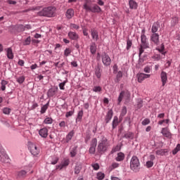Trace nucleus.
I'll return each instance as SVG.
<instances>
[{"instance_id":"nucleus-6","label":"nucleus","mask_w":180,"mask_h":180,"mask_svg":"<svg viewBox=\"0 0 180 180\" xmlns=\"http://www.w3.org/2000/svg\"><path fill=\"white\" fill-rule=\"evenodd\" d=\"M0 161L4 164L9 162V156L5 153V150L0 146Z\"/></svg>"},{"instance_id":"nucleus-37","label":"nucleus","mask_w":180,"mask_h":180,"mask_svg":"<svg viewBox=\"0 0 180 180\" xmlns=\"http://www.w3.org/2000/svg\"><path fill=\"white\" fill-rule=\"evenodd\" d=\"M1 91H5V89H6V85H8V81L3 79L1 81Z\"/></svg>"},{"instance_id":"nucleus-23","label":"nucleus","mask_w":180,"mask_h":180,"mask_svg":"<svg viewBox=\"0 0 180 180\" xmlns=\"http://www.w3.org/2000/svg\"><path fill=\"white\" fill-rule=\"evenodd\" d=\"M82 169V164L77 163L75 167V174L78 175L79 172H81Z\"/></svg>"},{"instance_id":"nucleus-7","label":"nucleus","mask_w":180,"mask_h":180,"mask_svg":"<svg viewBox=\"0 0 180 180\" xmlns=\"http://www.w3.org/2000/svg\"><path fill=\"white\" fill-rule=\"evenodd\" d=\"M101 58L103 64L105 67H109V65H110L112 60L110 59V57H109V55L106 53V52L103 53V54L101 55Z\"/></svg>"},{"instance_id":"nucleus-1","label":"nucleus","mask_w":180,"mask_h":180,"mask_svg":"<svg viewBox=\"0 0 180 180\" xmlns=\"http://www.w3.org/2000/svg\"><path fill=\"white\" fill-rule=\"evenodd\" d=\"M110 146V144L109 143V141H108V139H106L105 136H103L101 142L98 143L97 146V154L98 155L105 154V153L108 151Z\"/></svg>"},{"instance_id":"nucleus-41","label":"nucleus","mask_w":180,"mask_h":180,"mask_svg":"<svg viewBox=\"0 0 180 180\" xmlns=\"http://www.w3.org/2000/svg\"><path fill=\"white\" fill-rule=\"evenodd\" d=\"M120 146H119V145H117L116 146H114L112 149V150L110 151V154H114V153H116L117 151H120Z\"/></svg>"},{"instance_id":"nucleus-19","label":"nucleus","mask_w":180,"mask_h":180,"mask_svg":"<svg viewBox=\"0 0 180 180\" xmlns=\"http://www.w3.org/2000/svg\"><path fill=\"white\" fill-rule=\"evenodd\" d=\"M162 86H165L167 84V81H168V77H167V72L162 71L160 75Z\"/></svg>"},{"instance_id":"nucleus-30","label":"nucleus","mask_w":180,"mask_h":180,"mask_svg":"<svg viewBox=\"0 0 180 180\" xmlns=\"http://www.w3.org/2000/svg\"><path fill=\"white\" fill-rule=\"evenodd\" d=\"M115 160L118 162L123 161L124 160V153L122 152L118 153Z\"/></svg>"},{"instance_id":"nucleus-28","label":"nucleus","mask_w":180,"mask_h":180,"mask_svg":"<svg viewBox=\"0 0 180 180\" xmlns=\"http://www.w3.org/2000/svg\"><path fill=\"white\" fill-rule=\"evenodd\" d=\"M75 131L74 130L70 131L66 136V143H69L70 141L74 137Z\"/></svg>"},{"instance_id":"nucleus-27","label":"nucleus","mask_w":180,"mask_h":180,"mask_svg":"<svg viewBox=\"0 0 180 180\" xmlns=\"http://www.w3.org/2000/svg\"><path fill=\"white\" fill-rule=\"evenodd\" d=\"M157 155H166L167 153H168V149H160L156 150Z\"/></svg>"},{"instance_id":"nucleus-18","label":"nucleus","mask_w":180,"mask_h":180,"mask_svg":"<svg viewBox=\"0 0 180 180\" xmlns=\"http://www.w3.org/2000/svg\"><path fill=\"white\" fill-rule=\"evenodd\" d=\"M91 34L94 40H96V41H98V40H99V34L98 30H95V28H92L91 30Z\"/></svg>"},{"instance_id":"nucleus-33","label":"nucleus","mask_w":180,"mask_h":180,"mask_svg":"<svg viewBox=\"0 0 180 180\" xmlns=\"http://www.w3.org/2000/svg\"><path fill=\"white\" fill-rule=\"evenodd\" d=\"M124 91H122L120 93L119 97L117 98V105H120L122 103V101H123V98H124Z\"/></svg>"},{"instance_id":"nucleus-31","label":"nucleus","mask_w":180,"mask_h":180,"mask_svg":"<svg viewBox=\"0 0 180 180\" xmlns=\"http://www.w3.org/2000/svg\"><path fill=\"white\" fill-rule=\"evenodd\" d=\"M179 23V18L178 17H173L171 20V25L174 27Z\"/></svg>"},{"instance_id":"nucleus-62","label":"nucleus","mask_w":180,"mask_h":180,"mask_svg":"<svg viewBox=\"0 0 180 180\" xmlns=\"http://www.w3.org/2000/svg\"><path fill=\"white\" fill-rule=\"evenodd\" d=\"M58 160H59V158L56 157L55 160L53 161H52L51 162V164H52V165H56V164H57V162H58Z\"/></svg>"},{"instance_id":"nucleus-55","label":"nucleus","mask_w":180,"mask_h":180,"mask_svg":"<svg viewBox=\"0 0 180 180\" xmlns=\"http://www.w3.org/2000/svg\"><path fill=\"white\" fill-rule=\"evenodd\" d=\"M70 54H71V49H70V48H67L64 51V56H65V57H68Z\"/></svg>"},{"instance_id":"nucleus-49","label":"nucleus","mask_w":180,"mask_h":180,"mask_svg":"<svg viewBox=\"0 0 180 180\" xmlns=\"http://www.w3.org/2000/svg\"><path fill=\"white\" fill-rule=\"evenodd\" d=\"M27 172L25 170H21L18 172V176H21L22 178H25Z\"/></svg>"},{"instance_id":"nucleus-14","label":"nucleus","mask_w":180,"mask_h":180,"mask_svg":"<svg viewBox=\"0 0 180 180\" xmlns=\"http://www.w3.org/2000/svg\"><path fill=\"white\" fill-rule=\"evenodd\" d=\"M112 117H113V110H110L108 111L105 117V122L106 124H108V123L112 120Z\"/></svg>"},{"instance_id":"nucleus-52","label":"nucleus","mask_w":180,"mask_h":180,"mask_svg":"<svg viewBox=\"0 0 180 180\" xmlns=\"http://www.w3.org/2000/svg\"><path fill=\"white\" fill-rule=\"evenodd\" d=\"M18 84H22L25 82V76H21L17 79Z\"/></svg>"},{"instance_id":"nucleus-20","label":"nucleus","mask_w":180,"mask_h":180,"mask_svg":"<svg viewBox=\"0 0 180 180\" xmlns=\"http://www.w3.org/2000/svg\"><path fill=\"white\" fill-rule=\"evenodd\" d=\"M122 120H120L119 121V117H117V116H115L112 120V130H115V129H116V127H117V126H119V123H120V121Z\"/></svg>"},{"instance_id":"nucleus-56","label":"nucleus","mask_w":180,"mask_h":180,"mask_svg":"<svg viewBox=\"0 0 180 180\" xmlns=\"http://www.w3.org/2000/svg\"><path fill=\"white\" fill-rule=\"evenodd\" d=\"M65 84H67V81H64L62 83L59 84V88L60 89H61L62 91H64V89H65V88H64V86H65Z\"/></svg>"},{"instance_id":"nucleus-3","label":"nucleus","mask_w":180,"mask_h":180,"mask_svg":"<svg viewBox=\"0 0 180 180\" xmlns=\"http://www.w3.org/2000/svg\"><path fill=\"white\" fill-rule=\"evenodd\" d=\"M130 168L134 172H139L140 171V160L137 156L134 155L130 162Z\"/></svg>"},{"instance_id":"nucleus-51","label":"nucleus","mask_w":180,"mask_h":180,"mask_svg":"<svg viewBox=\"0 0 180 180\" xmlns=\"http://www.w3.org/2000/svg\"><path fill=\"white\" fill-rule=\"evenodd\" d=\"M150 119L146 118L144 120L142 121L141 124L143 126H147V124H150Z\"/></svg>"},{"instance_id":"nucleus-50","label":"nucleus","mask_w":180,"mask_h":180,"mask_svg":"<svg viewBox=\"0 0 180 180\" xmlns=\"http://www.w3.org/2000/svg\"><path fill=\"white\" fill-rule=\"evenodd\" d=\"M11 110H12L9 108H4L3 109V113H4V115H10Z\"/></svg>"},{"instance_id":"nucleus-24","label":"nucleus","mask_w":180,"mask_h":180,"mask_svg":"<svg viewBox=\"0 0 180 180\" xmlns=\"http://www.w3.org/2000/svg\"><path fill=\"white\" fill-rule=\"evenodd\" d=\"M129 5L130 9H137V8L139 7V4L134 0H129Z\"/></svg>"},{"instance_id":"nucleus-43","label":"nucleus","mask_w":180,"mask_h":180,"mask_svg":"<svg viewBox=\"0 0 180 180\" xmlns=\"http://www.w3.org/2000/svg\"><path fill=\"white\" fill-rule=\"evenodd\" d=\"M104 179H105V173H103L102 172L97 173V179L103 180Z\"/></svg>"},{"instance_id":"nucleus-45","label":"nucleus","mask_w":180,"mask_h":180,"mask_svg":"<svg viewBox=\"0 0 180 180\" xmlns=\"http://www.w3.org/2000/svg\"><path fill=\"white\" fill-rule=\"evenodd\" d=\"M109 168L110 171H113V169H115V168H119V163L114 162Z\"/></svg>"},{"instance_id":"nucleus-9","label":"nucleus","mask_w":180,"mask_h":180,"mask_svg":"<svg viewBox=\"0 0 180 180\" xmlns=\"http://www.w3.org/2000/svg\"><path fill=\"white\" fill-rule=\"evenodd\" d=\"M57 92H58V87L57 86H51L47 91L48 98H53Z\"/></svg>"},{"instance_id":"nucleus-47","label":"nucleus","mask_w":180,"mask_h":180,"mask_svg":"<svg viewBox=\"0 0 180 180\" xmlns=\"http://www.w3.org/2000/svg\"><path fill=\"white\" fill-rule=\"evenodd\" d=\"M32 41V38L30 37H28L24 41L23 45L24 46H29Z\"/></svg>"},{"instance_id":"nucleus-58","label":"nucleus","mask_w":180,"mask_h":180,"mask_svg":"<svg viewBox=\"0 0 180 180\" xmlns=\"http://www.w3.org/2000/svg\"><path fill=\"white\" fill-rule=\"evenodd\" d=\"M91 167L94 168V169L95 171H98V169H99V168H100L99 164H98V163H95V164L91 165Z\"/></svg>"},{"instance_id":"nucleus-29","label":"nucleus","mask_w":180,"mask_h":180,"mask_svg":"<svg viewBox=\"0 0 180 180\" xmlns=\"http://www.w3.org/2000/svg\"><path fill=\"white\" fill-rule=\"evenodd\" d=\"M7 58L9 60H13V51H12V48L7 49Z\"/></svg>"},{"instance_id":"nucleus-5","label":"nucleus","mask_w":180,"mask_h":180,"mask_svg":"<svg viewBox=\"0 0 180 180\" xmlns=\"http://www.w3.org/2000/svg\"><path fill=\"white\" fill-rule=\"evenodd\" d=\"M83 9H85L86 12H92L93 13H101L102 12V8L98 4H94L93 7H91L88 5V3H85L83 5Z\"/></svg>"},{"instance_id":"nucleus-17","label":"nucleus","mask_w":180,"mask_h":180,"mask_svg":"<svg viewBox=\"0 0 180 180\" xmlns=\"http://www.w3.org/2000/svg\"><path fill=\"white\" fill-rule=\"evenodd\" d=\"M75 13V12L74 11V9L68 8L65 12V16L68 20L72 19V18H74Z\"/></svg>"},{"instance_id":"nucleus-12","label":"nucleus","mask_w":180,"mask_h":180,"mask_svg":"<svg viewBox=\"0 0 180 180\" xmlns=\"http://www.w3.org/2000/svg\"><path fill=\"white\" fill-rule=\"evenodd\" d=\"M150 40L154 43V44L158 46V43H160V35L158 34H152L150 36Z\"/></svg>"},{"instance_id":"nucleus-63","label":"nucleus","mask_w":180,"mask_h":180,"mask_svg":"<svg viewBox=\"0 0 180 180\" xmlns=\"http://www.w3.org/2000/svg\"><path fill=\"white\" fill-rule=\"evenodd\" d=\"M83 34L84 36H88V29L86 28L83 29Z\"/></svg>"},{"instance_id":"nucleus-57","label":"nucleus","mask_w":180,"mask_h":180,"mask_svg":"<svg viewBox=\"0 0 180 180\" xmlns=\"http://www.w3.org/2000/svg\"><path fill=\"white\" fill-rule=\"evenodd\" d=\"M94 92H101L102 91V87L99 86H94L93 89Z\"/></svg>"},{"instance_id":"nucleus-21","label":"nucleus","mask_w":180,"mask_h":180,"mask_svg":"<svg viewBox=\"0 0 180 180\" xmlns=\"http://www.w3.org/2000/svg\"><path fill=\"white\" fill-rule=\"evenodd\" d=\"M94 72L97 78H101V77H102V73L101 72V65H99V63L97 65V66H96Z\"/></svg>"},{"instance_id":"nucleus-42","label":"nucleus","mask_w":180,"mask_h":180,"mask_svg":"<svg viewBox=\"0 0 180 180\" xmlns=\"http://www.w3.org/2000/svg\"><path fill=\"white\" fill-rule=\"evenodd\" d=\"M123 77V72L122 71H119L117 74V79L115 80V82H120V78H122Z\"/></svg>"},{"instance_id":"nucleus-2","label":"nucleus","mask_w":180,"mask_h":180,"mask_svg":"<svg viewBox=\"0 0 180 180\" xmlns=\"http://www.w3.org/2000/svg\"><path fill=\"white\" fill-rule=\"evenodd\" d=\"M56 13V7L49 6L44 8L37 13L38 16H45L46 18H53Z\"/></svg>"},{"instance_id":"nucleus-39","label":"nucleus","mask_w":180,"mask_h":180,"mask_svg":"<svg viewBox=\"0 0 180 180\" xmlns=\"http://www.w3.org/2000/svg\"><path fill=\"white\" fill-rule=\"evenodd\" d=\"M82 116H84V110H83L79 111L76 120L81 122V120H82Z\"/></svg>"},{"instance_id":"nucleus-34","label":"nucleus","mask_w":180,"mask_h":180,"mask_svg":"<svg viewBox=\"0 0 180 180\" xmlns=\"http://www.w3.org/2000/svg\"><path fill=\"white\" fill-rule=\"evenodd\" d=\"M156 50H158V51H159V53H161V54H162L163 56H165V54L167 53V51H164V50H165V46L164 45V44H161L160 49L157 48Z\"/></svg>"},{"instance_id":"nucleus-38","label":"nucleus","mask_w":180,"mask_h":180,"mask_svg":"<svg viewBox=\"0 0 180 180\" xmlns=\"http://www.w3.org/2000/svg\"><path fill=\"white\" fill-rule=\"evenodd\" d=\"M49 103H47L46 104H45L44 105H43L41 108V111H40L41 115L44 114L46 110H47V109H49Z\"/></svg>"},{"instance_id":"nucleus-53","label":"nucleus","mask_w":180,"mask_h":180,"mask_svg":"<svg viewBox=\"0 0 180 180\" xmlns=\"http://www.w3.org/2000/svg\"><path fill=\"white\" fill-rule=\"evenodd\" d=\"M41 9V6H35L30 8L29 10H26L25 12H29V11H40Z\"/></svg>"},{"instance_id":"nucleus-36","label":"nucleus","mask_w":180,"mask_h":180,"mask_svg":"<svg viewBox=\"0 0 180 180\" xmlns=\"http://www.w3.org/2000/svg\"><path fill=\"white\" fill-rule=\"evenodd\" d=\"M70 165V159H64L63 163L61 164L60 168H64Z\"/></svg>"},{"instance_id":"nucleus-64","label":"nucleus","mask_w":180,"mask_h":180,"mask_svg":"<svg viewBox=\"0 0 180 180\" xmlns=\"http://www.w3.org/2000/svg\"><path fill=\"white\" fill-rule=\"evenodd\" d=\"M60 127H65V122L64 121H62L59 123Z\"/></svg>"},{"instance_id":"nucleus-54","label":"nucleus","mask_w":180,"mask_h":180,"mask_svg":"<svg viewBox=\"0 0 180 180\" xmlns=\"http://www.w3.org/2000/svg\"><path fill=\"white\" fill-rule=\"evenodd\" d=\"M146 165L147 168H151V167H153V165H154V162H153V160L147 161Z\"/></svg>"},{"instance_id":"nucleus-48","label":"nucleus","mask_w":180,"mask_h":180,"mask_svg":"<svg viewBox=\"0 0 180 180\" xmlns=\"http://www.w3.org/2000/svg\"><path fill=\"white\" fill-rule=\"evenodd\" d=\"M76 155H77V148L75 147L70 151V157L73 158V157H75Z\"/></svg>"},{"instance_id":"nucleus-25","label":"nucleus","mask_w":180,"mask_h":180,"mask_svg":"<svg viewBox=\"0 0 180 180\" xmlns=\"http://www.w3.org/2000/svg\"><path fill=\"white\" fill-rule=\"evenodd\" d=\"M122 137L129 140H133V139H134V133L128 131L125 133Z\"/></svg>"},{"instance_id":"nucleus-59","label":"nucleus","mask_w":180,"mask_h":180,"mask_svg":"<svg viewBox=\"0 0 180 180\" xmlns=\"http://www.w3.org/2000/svg\"><path fill=\"white\" fill-rule=\"evenodd\" d=\"M74 112H75L74 110L67 112L65 114V117H70L72 116V115H74Z\"/></svg>"},{"instance_id":"nucleus-26","label":"nucleus","mask_w":180,"mask_h":180,"mask_svg":"<svg viewBox=\"0 0 180 180\" xmlns=\"http://www.w3.org/2000/svg\"><path fill=\"white\" fill-rule=\"evenodd\" d=\"M127 113V108L126 106H123L120 115V120H122L123 117L126 116Z\"/></svg>"},{"instance_id":"nucleus-16","label":"nucleus","mask_w":180,"mask_h":180,"mask_svg":"<svg viewBox=\"0 0 180 180\" xmlns=\"http://www.w3.org/2000/svg\"><path fill=\"white\" fill-rule=\"evenodd\" d=\"M39 134L43 139H47V136H49V129L47 128H42L39 131Z\"/></svg>"},{"instance_id":"nucleus-22","label":"nucleus","mask_w":180,"mask_h":180,"mask_svg":"<svg viewBox=\"0 0 180 180\" xmlns=\"http://www.w3.org/2000/svg\"><path fill=\"white\" fill-rule=\"evenodd\" d=\"M160 27V22H155L153 23L151 29V32L153 34H157V32H158V29Z\"/></svg>"},{"instance_id":"nucleus-60","label":"nucleus","mask_w":180,"mask_h":180,"mask_svg":"<svg viewBox=\"0 0 180 180\" xmlns=\"http://www.w3.org/2000/svg\"><path fill=\"white\" fill-rule=\"evenodd\" d=\"M89 140H91V134H86V138H85V142L88 143V141H89Z\"/></svg>"},{"instance_id":"nucleus-44","label":"nucleus","mask_w":180,"mask_h":180,"mask_svg":"<svg viewBox=\"0 0 180 180\" xmlns=\"http://www.w3.org/2000/svg\"><path fill=\"white\" fill-rule=\"evenodd\" d=\"M44 123L45 124H51V123H53V119L51 117H46L44 120Z\"/></svg>"},{"instance_id":"nucleus-13","label":"nucleus","mask_w":180,"mask_h":180,"mask_svg":"<svg viewBox=\"0 0 180 180\" xmlns=\"http://www.w3.org/2000/svg\"><path fill=\"white\" fill-rule=\"evenodd\" d=\"M161 133L165 137H167V139H171V137H172V134H171L168 127L162 128Z\"/></svg>"},{"instance_id":"nucleus-15","label":"nucleus","mask_w":180,"mask_h":180,"mask_svg":"<svg viewBox=\"0 0 180 180\" xmlns=\"http://www.w3.org/2000/svg\"><path fill=\"white\" fill-rule=\"evenodd\" d=\"M138 78V82H143L146 79V78H150V75L144 74V73H140L136 75Z\"/></svg>"},{"instance_id":"nucleus-61","label":"nucleus","mask_w":180,"mask_h":180,"mask_svg":"<svg viewBox=\"0 0 180 180\" xmlns=\"http://www.w3.org/2000/svg\"><path fill=\"white\" fill-rule=\"evenodd\" d=\"M7 4H9V5H16V1L7 0Z\"/></svg>"},{"instance_id":"nucleus-11","label":"nucleus","mask_w":180,"mask_h":180,"mask_svg":"<svg viewBox=\"0 0 180 180\" xmlns=\"http://www.w3.org/2000/svg\"><path fill=\"white\" fill-rule=\"evenodd\" d=\"M68 36L70 40H75V41H78V39H79V35L77 34L75 32L70 31L68 33Z\"/></svg>"},{"instance_id":"nucleus-35","label":"nucleus","mask_w":180,"mask_h":180,"mask_svg":"<svg viewBox=\"0 0 180 180\" xmlns=\"http://www.w3.org/2000/svg\"><path fill=\"white\" fill-rule=\"evenodd\" d=\"M15 29L18 32H25V25L22 24L17 25H15Z\"/></svg>"},{"instance_id":"nucleus-40","label":"nucleus","mask_w":180,"mask_h":180,"mask_svg":"<svg viewBox=\"0 0 180 180\" xmlns=\"http://www.w3.org/2000/svg\"><path fill=\"white\" fill-rule=\"evenodd\" d=\"M131 46H133V41H131V39H128L127 40V50H130V49H131Z\"/></svg>"},{"instance_id":"nucleus-4","label":"nucleus","mask_w":180,"mask_h":180,"mask_svg":"<svg viewBox=\"0 0 180 180\" xmlns=\"http://www.w3.org/2000/svg\"><path fill=\"white\" fill-rule=\"evenodd\" d=\"M141 43L139 57H141V55L144 53V49H150V44H148V41H147V36L143 35L141 37Z\"/></svg>"},{"instance_id":"nucleus-8","label":"nucleus","mask_w":180,"mask_h":180,"mask_svg":"<svg viewBox=\"0 0 180 180\" xmlns=\"http://www.w3.org/2000/svg\"><path fill=\"white\" fill-rule=\"evenodd\" d=\"M98 144V139H96V138H94L91 140V146L89 150V153L90 154H95V151H96V146Z\"/></svg>"},{"instance_id":"nucleus-46","label":"nucleus","mask_w":180,"mask_h":180,"mask_svg":"<svg viewBox=\"0 0 180 180\" xmlns=\"http://www.w3.org/2000/svg\"><path fill=\"white\" fill-rule=\"evenodd\" d=\"M70 28L75 29V30H78L79 29V25L75 24V23H70Z\"/></svg>"},{"instance_id":"nucleus-10","label":"nucleus","mask_w":180,"mask_h":180,"mask_svg":"<svg viewBox=\"0 0 180 180\" xmlns=\"http://www.w3.org/2000/svg\"><path fill=\"white\" fill-rule=\"evenodd\" d=\"M30 153L32 154V155H39V153H40V150L36 146V145L30 142Z\"/></svg>"},{"instance_id":"nucleus-32","label":"nucleus","mask_w":180,"mask_h":180,"mask_svg":"<svg viewBox=\"0 0 180 180\" xmlns=\"http://www.w3.org/2000/svg\"><path fill=\"white\" fill-rule=\"evenodd\" d=\"M90 51L91 54H96V44L95 42H92L90 46Z\"/></svg>"}]
</instances>
